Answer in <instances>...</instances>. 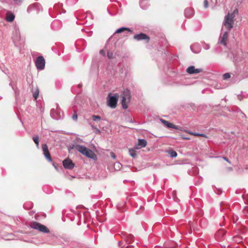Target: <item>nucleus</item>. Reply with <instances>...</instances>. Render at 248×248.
<instances>
[{
  "label": "nucleus",
  "mask_w": 248,
  "mask_h": 248,
  "mask_svg": "<svg viewBox=\"0 0 248 248\" xmlns=\"http://www.w3.org/2000/svg\"><path fill=\"white\" fill-rule=\"evenodd\" d=\"M234 15L233 13H228L224 17L223 25L220 34L218 44L227 47V42L228 40L229 33L233 28Z\"/></svg>",
  "instance_id": "obj_1"
},
{
  "label": "nucleus",
  "mask_w": 248,
  "mask_h": 248,
  "mask_svg": "<svg viewBox=\"0 0 248 248\" xmlns=\"http://www.w3.org/2000/svg\"><path fill=\"white\" fill-rule=\"evenodd\" d=\"M102 171H77L76 173L75 171H70V173H67L66 174V177L71 180L72 178H87L96 179V177L94 175L97 174L99 175Z\"/></svg>",
  "instance_id": "obj_2"
},
{
  "label": "nucleus",
  "mask_w": 248,
  "mask_h": 248,
  "mask_svg": "<svg viewBox=\"0 0 248 248\" xmlns=\"http://www.w3.org/2000/svg\"><path fill=\"white\" fill-rule=\"evenodd\" d=\"M122 105L124 109L128 108V104L129 103L131 99L130 91L128 89H125L121 95Z\"/></svg>",
  "instance_id": "obj_3"
},
{
  "label": "nucleus",
  "mask_w": 248,
  "mask_h": 248,
  "mask_svg": "<svg viewBox=\"0 0 248 248\" xmlns=\"http://www.w3.org/2000/svg\"><path fill=\"white\" fill-rule=\"evenodd\" d=\"M31 227L44 233H48L49 232V230L46 226L37 222H32L31 224Z\"/></svg>",
  "instance_id": "obj_4"
},
{
  "label": "nucleus",
  "mask_w": 248,
  "mask_h": 248,
  "mask_svg": "<svg viewBox=\"0 0 248 248\" xmlns=\"http://www.w3.org/2000/svg\"><path fill=\"white\" fill-rule=\"evenodd\" d=\"M45 63V60L42 56L37 57L35 61L36 67L37 69L39 70H42L44 69Z\"/></svg>",
  "instance_id": "obj_5"
},
{
  "label": "nucleus",
  "mask_w": 248,
  "mask_h": 248,
  "mask_svg": "<svg viewBox=\"0 0 248 248\" xmlns=\"http://www.w3.org/2000/svg\"><path fill=\"white\" fill-rule=\"evenodd\" d=\"M110 93L108 95L107 105L112 108H115L116 107L118 99L116 96L114 95L110 96Z\"/></svg>",
  "instance_id": "obj_6"
},
{
  "label": "nucleus",
  "mask_w": 248,
  "mask_h": 248,
  "mask_svg": "<svg viewBox=\"0 0 248 248\" xmlns=\"http://www.w3.org/2000/svg\"><path fill=\"white\" fill-rule=\"evenodd\" d=\"M43 154L45 157L47 159L48 161L51 162L52 159L51 158L50 154L48 151V146L46 144H43L42 145Z\"/></svg>",
  "instance_id": "obj_7"
},
{
  "label": "nucleus",
  "mask_w": 248,
  "mask_h": 248,
  "mask_svg": "<svg viewBox=\"0 0 248 248\" xmlns=\"http://www.w3.org/2000/svg\"><path fill=\"white\" fill-rule=\"evenodd\" d=\"M50 115L53 119L55 120H59L61 118L60 108L58 105H57L56 110H55L54 108L51 109Z\"/></svg>",
  "instance_id": "obj_8"
},
{
  "label": "nucleus",
  "mask_w": 248,
  "mask_h": 248,
  "mask_svg": "<svg viewBox=\"0 0 248 248\" xmlns=\"http://www.w3.org/2000/svg\"><path fill=\"white\" fill-rule=\"evenodd\" d=\"M134 39L137 41H140L142 40H146V42H148L149 41V37L147 35L143 33L136 34L134 36Z\"/></svg>",
  "instance_id": "obj_9"
},
{
  "label": "nucleus",
  "mask_w": 248,
  "mask_h": 248,
  "mask_svg": "<svg viewBox=\"0 0 248 248\" xmlns=\"http://www.w3.org/2000/svg\"><path fill=\"white\" fill-rule=\"evenodd\" d=\"M63 165L65 169L71 170L74 167V164L69 158H66L63 161Z\"/></svg>",
  "instance_id": "obj_10"
},
{
  "label": "nucleus",
  "mask_w": 248,
  "mask_h": 248,
  "mask_svg": "<svg viewBox=\"0 0 248 248\" xmlns=\"http://www.w3.org/2000/svg\"><path fill=\"white\" fill-rule=\"evenodd\" d=\"M186 71L189 74H194L202 72V69L201 68L196 69L194 66H190L186 69Z\"/></svg>",
  "instance_id": "obj_11"
},
{
  "label": "nucleus",
  "mask_w": 248,
  "mask_h": 248,
  "mask_svg": "<svg viewBox=\"0 0 248 248\" xmlns=\"http://www.w3.org/2000/svg\"><path fill=\"white\" fill-rule=\"evenodd\" d=\"M74 148L77 151H78L84 155L89 149L83 145L79 144L75 145Z\"/></svg>",
  "instance_id": "obj_12"
},
{
  "label": "nucleus",
  "mask_w": 248,
  "mask_h": 248,
  "mask_svg": "<svg viewBox=\"0 0 248 248\" xmlns=\"http://www.w3.org/2000/svg\"><path fill=\"white\" fill-rule=\"evenodd\" d=\"M184 14L186 17L190 18L194 16V10L192 8L188 7L185 9Z\"/></svg>",
  "instance_id": "obj_13"
},
{
  "label": "nucleus",
  "mask_w": 248,
  "mask_h": 248,
  "mask_svg": "<svg viewBox=\"0 0 248 248\" xmlns=\"http://www.w3.org/2000/svg\"><path fill=\"white\" fill-rule=\"evenodd\" d=\"M140 7L144 10L148 8L150 5L149 0H140Z\"/></svg>",
  "instance_id": "obj_14"
},
{
  "label": "nucleus",
  "mask_w": 248,
  "mask_h": 248,
  "mask_svg": "<svg viewBox=\"0 0 248 248\" xmlns=\"http://www.w3.org/2000/svg\"><path fill=\"white\" fill-rule=\"evenodd\" d=\"M84 155L91 159H95L96 158L95 154L90 149L85 153Z\"/></svg>",
  "instance_id": "obj_15"
},
{
  "label": "nucleus",
  "mask_w": 248,
  "mask_h": 248,
  "mask_svg": "<svg viewBox=\"0 0 248 248\" xmlns=\"http://www.w3.org/2000/svg\"><path fill=\"white\" fill-rule=\"evenodd\" d=\"M160 120L161 122L163 124H164V125L166 126L167 127L171 128L173 129H177L176 126L172 124V123L163 119H161Z\"/></svg>",
  "instance_id": "obj_16"
},
{
  "label": "nucleus",
  "mask_w": 248,
  "mask_h": 248,
  "mask_svg": "<svg viewBox=\"0 0 248 248\" xmlns=\"http://www.w3.org/2000/svg\"><path fill=\"white\" fill-rule=\"evenodd\" d=\"M138 145L140 146L141 148L145 147L147 145V141L145 139H138Z\"/></svg>",
  "instance_id": "obj_17"
},
{
  "label": "nucleus",
  "mask_w": 248,
  "mask_h": 248,
  "mask_svg": "<svg viewBox=\"0 0 248 248\" xmlns=\"http://www.w3.org/2000/svg\"><path fill=\"white\" fill-rule=\"evenodd\" d=\"M125 31H127L129 32H132V31L130 30V29L126 27H122L118 29H117L115 32V33H119L124 32Z\"/></svg>",
  "instance_id": "obj_18"
},
{
  "label": "nucleus",
  "mask_w": 248,
  "mask_h": 248,
  "mask_svg": "<svg viewBox=\"0 0 248 248\" xmlns=\"http://www.w3.org/2000/svg\"><path fill=\"white\" fill-rule=\"evenodd\" d=\"M15 15L12 13H9L7 14L6 19L8 22H12L15 19Z\"/></svg>",
  "instance_id": "obj_19"
},
{
  "label": "nucleus",
  "mask_w": 248,
  "mask_h": 248,
  "mask_svg": "<svg viewBox=\"0 0 248 248\" xmlns=\"http://www.w3.org/2000/svg\"><path fill=\"white\" fill-rule=\"evenodd\" d=\"M187 133L188 134L191 135H194V136H196L203 137H204V138H207V136L205 134H202V133H195V132H190V131H189Z\"/></svg>",
  "instance_id": "obj_20"
},
{
  "label": "nucleus",
  "mask_w": 248,
  "mask_h": 248,
  "mask_svg": "<svg viewBox=\"0 0 248 248\" xmlns=\"http://www.w3.org/2000/svg\"><path fill=\"white\" fill-rule=\"evenodd\" d=\"M129 154L133 158H136L137 156V153L136 151L133 148H130L129 149Z\"/></svg>",
  "instance_id": "obj_21"
},
{
  "label": "nucleus",
  "mask_w": 248,
  "mask_h": 248,
  "mask_svg": "<svg viewBox=\"0 0 248 248\" xmlns=\"http://www.w3.org/2000/svg\"><path fill=\"white\" fill-rule=\"evenodd\" d=\"M39 137L37 135H35L33 137L32 140L33 141L35 142V143L36 145V147L38 148H39Z\"/></svg>",
  "instance_id": "obj_22"
},
{
  "label": "nucleus",
  "mask_w": 248,
  "mask_h": 248,
  "mask_svg": "<svg viewBox=\"0 0 248 248\" xmlns=\"http://www.w3.org/2000/svg\"><path fill=\"white\" fill-rule=\"evenodd\" d=\"M168 154L170 157L173 158L176 157L177 155V153L173 150H169L168 151Z\"/></svg>",
  "instance_id": "obj_23"
},
{
  "label": "nucleus",
  "mask_w": 248,
  "mask_h": 248,
  "mask_svg": "<svg viewBox=\"0 0 248 248\" xmlns=\"http://www.w3.org/2000/svg\"><path fill=\"white\" fill-rule=\"evenodd\" d=\"M37 3L33 4V5H30L27 8V12L30 13L34 8L37 5Z\"/></svg>",
  "instance_id": "obj_24"
},
{
  "label": "nucleus",
  "mask_w": 248,
  "mask_h": 248,
  "mask_svg": "<svg viewBox=\"0 0 248 248\" xmlns=\"http://www.w3.org/2000/svg\"><path fill=\"white\" fill-rule=\"evenodd\" d=\"M92 119L93 121H100L101 120L100 116L95 115H92Z\"/></svg>",
  "instance_id": "obj_25"
},
{
  "label": "nucleus",
  "mask_w": 248,
  "mask_h": 248,
  "mask_svg": "<svg viewBox=\"0 0 248 248\" xmlns=\"http://www.w3.org/2000/svg\"><path fill=\"white\" fill-rule=\"evenodd\" d=\"M39 90L37 88L36 89L35 91L33 93V97L35 99H36L38 98V95H39Z\"/></svg>",
  "instance_id": "obj_26"
},
{
  "label": "nucleus",
  "mask_w": 248,
  "mask_h": 248,
  "mask_svg": "<svg viewBox=\"0 0 248 248\" xmlns=\"http://www.w3.org/2000/svg\"><path fill=\"white\" fill-rule=\"evenodd\" d=\"M196 46V45H192L190 46V49L191 51L194 53H199L200 52V50L198 49L197 50H195L194 47Z\"/></svg>",
  "instance_id": "obj_27"
},
{
  "label": "nucleus",
  "mask_w": 248,
  "mask_h": 248,
  "mask_svg": "<svg viewBox=\"0 0 248 248\" xmlns=\"http://www.w3.org/2000/svg\"><path fill=\"white\" fill-rule=\"evenodd\" d=\"M120 166H121V164L119 162L115 163L114 165L115 170H119L117 169H120Z\"/></svg>",
  "instance_id": "obj_28"
},
{
  "label": "nucleus",
  "mask_w": 248,
  "mask_h": 248,
  "mask_svg": "<svg viewBox=\"0 0 248 248\" xmlns=\"http://www.w3.org/2000/svg\"><path fill=\"white\" fill-rule=\"evenodd\" d=\"M230 78V74L229 73H226L223 75V78L224 79L226 80Z\"/></svg>",
  "instance_id": "obj_29"
},
{
  "label": "nucleus",
  "mask_w": 248,
  "mask_h": 248,
  "mask_svg": "<svg viewBox=\"0 0 248 248\" xmlns=\"http://www.w3.org/2000/svg\"><path fill=\"white\" fill-rule=\"evenodd\" d=\"M72 118L75 121H76L77 120V119H78V115L77 114V112H76V110H74V114L72 116Z\"/></svg>",
  "instance_id": "obj_30"
},
{
  "label": "nucleus",
  "mask_w": 248,
  "mask_h": 248,
  "mask_svg": "<svg viewBox=\"0 0 248 248\" xmlns=\"http://www.w3.org/2000/svg\"><path fill=\"white\" fill-rule=\"evenodd\" d=\"M108 57L109 59H111L113 58V53L112 52H108Z\"/></svg>",
  "instance_id": "obj_31"
},
{
  "label": "nucleus",
  "mask_w": 248,
  "mask_h": 248,
  "mask_svg": "<svg viewBox=\"0 0 248 248\" xmlns=\"http://www.w3.org/2000/svg\"><path fill=\"white\" fill-rule=\"evenodd\" d=\"M16 4L19 5L22 3V0H13Z\"/></svg>",
  "instance_id": "obj_32"
},
{
  "label": "nucleus",
  "mask_w": 248,
  "mask_h": 248,
  "mask_svg": "<svg viewBox=\"0 0 248 248\" xmlns=\"http://www.w3.org/2000/svg\"><path fill=\"white\" fill-rule=\"evenodd\" d=\"M141 148H142L140 147V146L139 145H138V143H136L135 144L134 148L133 149H134L136 151V150H139Z\"/></svg>",
  "instance_id": "obj_33"
},
{
  "label": "nucleus",
  "mask_w": 248,
  "mask_h": 248,
  "mask_svg": "<svg viewBox=\"0 0 248 248\" xmlns=\"http://www.w3.org/2000/svg\"><path fill=\"white\" fill-rule=\"evenodd\" d=\"M210 46L209 44H205L203 46V48L205 50H208L210 48Z\"/></svg>",
  "instance_id": "obj_34"
},
{
  "label": "nucleus",
  "mask_w": 248,
  "mask_h": 248,
  "mask_svg": "<svg viewBox=\"0 0 248 248\" xmlns=\"http://www.w3.org/2000/svg\"><path fill=\"white\" fill-rule=\"evenodd\" d=\"M217 158H222L224 160L227 161L228 163H230V161L229 160V159L226 157H221V156H217L216 157Z\"/></svg>",
  "instance_id": "obj_35"
},
{
  "label": "nucleus",
  "mask_w": 248,
  "mask_h": 248,
  "mask_svg": "<svg viewBox=\"0 0 248 248\" xmlns=\"http://www.w3.org/2000/svg\"><path fill=\"white\" fill-rule=\"evenodd\" d=\"M208 6V2L207 0H204V7L205 8H207Z\"/></svg>",
  "instance_id": "obj_36"
},
{
  "label": "nucleus",
  "mask_w": 248,
  "mask_h": 248,
  "mask_svg": "<svg viewBox=\"0 0 248 248\" xmlns=\"http://www.w3.org/2000/svg\"><path fill=\"white\" fill-rule=\"evenodd\" d=\"M182 139L183 140H190V138L188 137L185 136L184 135H181Z\"/></svg>",
  "instance_id": "obj_37"
},
{
  "label": "nucleus",
  "mask_w": 248,
  "mask_h": 248,
  "mask_svg": "<svg viewBox=\"0 0 248 248\" xmlns=\"http://www.w3.org/2000/svg\"><path fill=\"white\" fill-rule=\"evenodd\" d=\"M91 126H92V128H93V129H94L96 130V132H97V133H100V131L98 128H96L94 125H91Z\"/></svg>",
  "instance_id": "obj_38"
},
{
  "label": "nucleus",
  "mask_w": 248,
  "mask_h": 248,
  "mask_svg": "<svg viewBox=\"0 0 248 248\" xmlns=\"http://www.w3.org/2000/svg\"><path fill=\"white\" fill-rule=\"evenodd\" d=\"M110 156L113 159H115L116 157L115 154L114 153H113V152H111L110 153Z\"/></svg>",
  "instance_id": "obj_39"
},
{
  "label": "nucleus",
  "mask_w": 248,
  "mask_h": 248,
  "mask_svg": "<svg viewBox=\"0 0 248 248\" xmlns=\"http://www.w3.org/2000/svg\"><path fill=\"white\" fill-rule=\"evenodd\" d=\"M99 53L102 55L105 56V52L104 50H103V49L100 50Z\"/></svg>",
  "instance_id": "obj_40"
},
{
  "label": "nucleus",
  "mask_w": 248,
  "mask_h": 248,
  "mask_svg": "<svg viewBox=\"0 0 248 248\" xmlns=\"http://www.w3.org/2000/svg\"><path fill=\"white\" fill-rule=\"evenodd\" d=\"M173 198H174V194H175V191H173Z\"/></svg>",
  "instance_id": "obj_41"
},
{
  "label": "nucleus",
  "mask_w": 248,
  "mask_h": 248,
  "mask_svg": "<svg viewBox=\"0 0 248 248\" xmlns=\"http://www.w3.org/2000/svg\"><path fill=\"white\" fill-rule=\"evenodd\" d=\"M78 87H81V84H78Z\"/></svg>",
  "instance_id": "obj_42"
},
{
  "label": "nucleus",
  "mask_w": 248,
  "mask_h": 248,
  "mask_svg": "<svg viewBox=\"0 0 248 248\" xmlns=\"http://www.w3.org/2000/svg\"><path fill=\"white\" fill-rule=\"evenodd\" d=\"M242 197H243V199H245V197L244 196H243Z\"/></svg>",
  "instance_id": "obj_43"
},
{
  "label": "nucleus",
  "mask_w": 248,
  "mask_h": 248,
  "mask_svg": "<svg viewBox=\"0 0 248 248\" xmlns=\"http://www.w3.org/2000/svg\"><path fill=\"white\" fill-rule=\"evenodd\" d=\"M189 233H191V231L189 232Z\"/></svg>",
  "instance_id": "obj_44"
}]
</instances>
